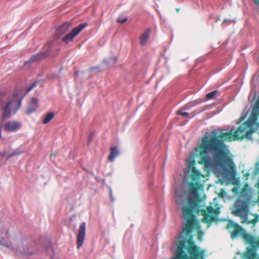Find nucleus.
<instances>
[{
    "label": "nucleus",
    "instance_id": "nucleus-1",
    "mask_svg": "<svg viewBox=\"0 0 259 259\" xmlns=\"http://www.w3.org/2000/svg\"><path fill=\"white\" fill-rule=\"evenodd\" d=\"M233 213L234 215L239 217L242 219L241 221V224H251L252 227H255L256 224L258 221V215L257 214H253L254 218L252 220L250 221L248 220L249 205L244 201L238 200L236 201Z\"/></svg>",
    "mask_w": 259,
    "mask_h": 259
},
{
    "label": "nucleus",
    "instance_id": "nucleus-2",
    "mask_svg": "<svg viewBox=\"0 0 259 259\" xmlns=\"http://www.w3.org/2000/svg\"><path fill=\"white\" fill-rule=\"evenodd\" d=\"M195 163L194 160H188L187 163V169L185 170L186 174L191 172L190 178L192 182L189 183V188L192 194L197 193L200 187V180L201 178L204 177L201 172L195 168Z\"/></svg>",
    "mask_w": 259,
    "mask_h": 259
},
{
    "label": "nucleus",
    "instance_id": "nucleus-3",
    "mask_svg": "<svg viewBox=\"0 0 259 259\" xmlns=\"http://www.w3.org/2000/svg\"><path fill=\"white\" fill-rule=\"evenodd\" d=\"M243 238L246 244L249 246L246 248L244 252L241 253L242 259H256L257 258V250L259 247V243L255 237L250 234H244Z\"/></svg>",
    "mask_w": 259,
    "mask_h": 259
},
{
    "label": "nucleus",
    "instance_id": "nucleus-4",
    "mask_svg": "<svg viewBox=\"0 0 259 259\" xmlns=\"http://www.w3.org/2000/svg\"><path fill=\"white\" fill-rule=\"evenodd\" d=\"M23 96L18 93L14 94L10 100L3 108L2 119L5 120L10 117L12 114H15L21 106Z\"/></svg>",
    "mask_w": 259,
    "mask_h": 259
},
{
    "label": "nucleus",
    "instance_id": "nucleus-5",
    "mask_svg": "<svg viewBox=\"0 0 259 259\" xmlns=\"http://www.w3.org/2000/svg\"><path fill=\"white\" fill-rule=\"evenodd\" d=\"M35 243L29 242L28 240L21 239L15 240L12 249L14 250L18 255H31L34 252Z\"/></svg>",
    "mask_w": 259,
    "mask_h": 259
},
{
    "label": "nucleus",
    "instance_id": "nucleus-6",
    "mask_svg": "<svg viewBox=\"0 0 259 259\" xmlns=\"http://www.w3.org/2000/svg\"><path fill=\"white\" fill-rule=\"evenodd\" d=\"M259 116V96L256 100L251 113L247 120L240 126H259V122L257 121V117Z\"/></svg>",
    "mask_w": 259,
    "mask_h": 259
},
{
    "label": "nucleus",
    "instance_id": "nucleus-7",
    "mask_svg": "<svg viewBox=\"0 0 259 259\" xmlns=\"http://www.w3.org/2000/svg\"><path fill=\"white\" fill-rule=\"evenodd\" d=\"M88 26V23H81L75 28H74L69 33L65 35L62 39V41L64 42L66 44H68L69 42L72 41L74 37L77 36L81 30Z\"/></svg>",
    "mask_w": 259,
    "mask_h": 259
},
{
    "label": "nucleus",
    "instance_id": "nucleus-8",
    "mask_svg": "<svg viewBox=\"0 0 259 259\" xmlns=\"http://www.w3.org/2000/svg\"><path fill=\"white\" fill-rule=\"evenodd\" d=\"M226 228L228 229H233V231L231 232V237L232 239L236 237L238 235H242V236L245 233L243 229L238 224L233 222L232 221H229Z\"/></svg>",
    "mask_w": 259,
    "mask_h": 259
},
{
    "label": "nucleus",
    "instance_id": "nucleus-9",
    "mask_svg": "<svg viewBox=\"0 0 259 259\" xmlns=\"http://www.w3.org/2000/svg\"><path fill=\"white\" fill-rule=\"evenodd\" d=\"M85 226L86 223L85 222H82L79 225L76 240V246L78 249L79 248L83 243L85 236Z\"/></svg>",
    "mask_w": 259,
    "mask_h": 259
},
{
    "label": "nucleus",
    "instance_id": "nucleus-10",
    "mask_svg": "<svg viewBox=\"0 0 259 259\" xmlns=\"http://www.w3.org/2000/svg\"><path fill=\"white\" fill-rule=\"evenodd\" d=\"M47 46L48 47L47 52H40L34 54L30 58L28 61L29 63L39 61L51 55V51L52 50V46L51 45V43H50L48 44Z\"/></svg>",
    "mask_w": 259,
    "mask_h": 259
},
{
    "label": "nucleus",
    "instance_id": "nucleus-11",
    "mask_svg": "<svg viewBox=\"0 0 259 259\" xmlns=\"http://www.w3.org/2000/svg\"><path fill=\"white\" fill-rule=\"evenodd\" d=\"M71 26V23L66 22L59 26L56 30L55 37L56 39H59L65 33L67 32Z\"/></svg>",
    "mask_w": 259,
    "mask_h": 259
},
{
    "label": "nucleus",
    "instance_id": "nucleus-12",
    "mask_svg": "<svg viewBox=\"0 0 259 259\" xmlns=\"http://www.w3.org/2000/svg\"><path fill=\"white\" fill-rule=\"evenodd\" d=\"M21 124L16 121L7 122L4 125V129L8 132H15L20 128Z\"/></svg>",
    "mask_w": 259,
    "mask_h": 259
},
{
    "label": "nucleus",
    "instance_id": "nucleus-13",
    "mask_svg": "<svg viewBox=\"0 0 259 259\" xmlns=\"http://www.w3.org/2000/svg\"><path fill=\"white\" fill-rule=\"evenodd\" d=\"M37 107V102L35 98H32L28 103L26 113L28 114L34 112Z\"/></svg>",
    "mask_w": 259,
    "mask_h": 259
},
{
    "label": "nucleus",
    "instance_id": "nucleus-14",
    "mask_svg": "<svg viewBox=\"0 0 259 259\" xmlns=\"http://www.w3.org/2000/svg\"><path fill=\"white\" fill-rule=\"evenodd\" d=\"M9 232L8 230L0 228V245H3L8 247H10L8 244L6 242L5 239L3 238V235H5L6 236H8Z\"/></svg>",
    "mask_w": 259,
    "mask_h": 259
},
{
    "label": "nucleus",
    "instance_id": "nucleus-15",
    "mask_svg": "<svg viewBox=\"0 0 259 259\" xmlns=\"http://www.w3.org/2000/svg\"><path fill=\"white\" fill-rule=\"evenodd\" d=\"M151 32V29L148 28L145 30L144 32L141 35L139 38L140 43L141 46H144L146 44L147 40L149 38L150 33Z\"/></svg>",
    "mask_w": 259,
    "mask_h": 259
},
{
    "label": "nucleus",
    "instance_id": "nucleus-16",
    "mask_svg": "<svg viewBox=\"0 0 259 259\" xmlns=\"http://www.w3.org/2000/svg\"><path fill=\"white\" fill-rule=\"evenodd\" d=\"M119 154V151L117 150V147H112L110 149V154L108 156V159L109 161L112 162L114 161L115 158Z\"/></svg>",
    "mask_w": 259,
    "mask_h": 259
},
{
    "label": "nucleus",
    "instance_id": "nucleus-17",
    "mask_svg": "<svg viewBox=\"0 0 259 259\" xmlns=\"http://www.w3.org/2000/svg\"><path fill=\"white\" fill-rule=\"evenodd\" d=\"M38 243L42 244L45 248H49L51 247V243L50 241L47 239H42L41 237L39 238L38 240Z\"/></svg>",
    "mask_w": 259,
    "mask_h": 259
},
{
    "label": "nucleus",
    "instance_id": "nucleus-18",
    "mask_svg": "<svg viewBox=\"0 0 259 259\" xmlns=\"http://www.w3.org/2000/svg\"><path fill=\"white\" fill-rule=\"evenodd\" d=\"M54 113L52 112L48 113L44 117L42 123L47 124L49 123L54 117Z\"/></svg>",
    "mask_w": 259,
    "mask_h": 259
},
{
    "label": "nucleus",
    "instance_id": "nucleus-19",
    "mask_svg": "<svg viewBox=\"0 0 259 259\" xmlns=\"http://www.w3.org/2000/svg\"><path fill=\"white\" fill-rule=\"evenodd\" d=\"M24 152V151L21 150L19 149H15L12 153L9 154L7 156V158H10L11 157H12L13 156L21 154Z\"/></svg>",
    "mask_w": 259,
    "mask_h": 259
},
{
    "label": "nucleus",
    "instance_id": "nucleus-20",
    "mask_svg": "<svg viewBox=\"0 0 259 259\" xmlns=\"http://www.w3.org/2000/svg\"><path fill=\"white\" fill-rule=\"evenodd\" d=\"M217 92H218L217 91H213L212 92H211L206 94V97L208 99H211L213 98L215 96Z\"/></svg>",
    "mask_w": 259,
    "mask_h": 259
},
{
    "label": "nucleus",
    "instance_id": "nucleus-21",
    "mask_svg": "<svg viewBox=\"0 0 259 259\" xmlns=\"http://www.w3.org/2000/svg\"><path fill=\"white\" fill-rule=\"evenodd\" d=\"M177 114L183 116H187L189 115L188 112H183L181 110H179L177 112Z\"/></svg>",
    "mask_w": 259,
    "mask_h": 259
},
{
    "label": "nucleus",
    "instance_id": "nucleus-22",
    "mask_svg": "<svg viewBox=\"0 0 259 259\" xmlns=\"http://www.w3.org/2000/svg\"><path fill=\"white\" fill-rule=\"evenodd\" d=\"M117 21L118 23L122 24L127 21V18H125L123 19H118Z\"/></svg>",
    "mask_w": 259,
    "mask_h": 259
},
{
    "label": "nucleus",
    "instance_id": "nucleus-23",
    "mask_svg": "<svg viewBox=\"0 0 259 259\" xmlns=\"http://www.w3.org/2000/svg\"><path fill=\"white\" fill-rule=\"evenodd\" d=\"M254 3L259 7V0H252Z\"/></svg>",
    "mask_w": 259,
    "mask_h": 259
},
{
    "label": "nucleus",
    "instance_id": "nucleus-24",
    "mask_svg": "<svg viewBox=\"0 0 259 259\" xmlns=\"http://www.w3.org/2000/svg\"><path fill=\"white\" fill-rule=\"evenodd\" d=\"M249 176V173H248V172H247V173H246V174L244 175V176L245 177H246V179H247V177H248Z\"/></svg>",
    "mask_w": 259,
    "mask_h": 259
},
{
    "label": "nucleus",
    "instance_id": "nucleus-25",
    "mask_svg": "<svg viewBox=\"0 0 259 259\" xmlns=\"http://www.w3.org/2000/svg\"><path fill=\"white\" fill-rule=\"evenodd\" d=\"M34 85V84H33V85L31 86L29 88H28V89L27 91V92H28L33 88V87Z\"/></svg>",
    "mask_w": 259,
    "mask_h": 259
},
{
    "label": "nucleus",
    "instance_id": "nucleus-26",
    "mask_svg": "<svg viewBox=\"0 0 259 259\" xmlns=\"http://www.w3.org/2000/svg\"><path fill=\"white\" fill-rule=\"evenodd\" d=\"M180 9H179V8H176V11H177V12H179V11H180Z\"/></svg>",
    "mask_w": 259,
    "mask_h": 259
},
{
    "label": "nucleus",
    "instance_id": "nucleus-27",
    "mask_svg": "<svg viewBox=\"0 0 259 259\" xmlns=\"http://www.w3.org/2000/svg\"><path fill=\"white\" fill-rule=\"evenodd\" d=\"M255 97H256V91H254V97H253V99H254Z\"/></svg>",
    "mask_w": 259,
    "mask_h": 259
},
{
    "label": "nucleus",
    "instance_id": "nucleus-28",
    "mask_svg": "<svg viewBox=\"0 0 259 259\" xmlns=\"http://www.w3.org/2000/svg\"><path fill=\"white\" fill-rule=\"evenodd\" d=\"M202 234V232L200 231L199 233H198V236L199 237L200 236V234Z\"/></svg>",
    "mask_w": 259,
    "mask_h": 259
},
{
    "label": "nucleus",
    "instance_id": "nucleus-29",
    "mask_svg": "<svg viewBox=\"0 0 259 259\" xmlns=\"http://www.w3.org/2000/svg\"><path fill=\"white\" fill-rule=\"evenodd\" d=\"M1 137V127H0V138Z\"/></svg>",
    "mask_w": 259,
    "mask_h": 259
},
{
    "label": "nucleus",
    "instance_id": "nucleus-30",
    "mask_svg": "<svg viewBox=\"0 0 259 259\" xmlns=\"http://www.w3.org/2000/svg\"><path fill=\"white\" fill-rule=\"evenodd\" d=\"M256 259H259V255L258 256L257 254V258Z\"/></svg>",
    "mask_w": 259,
    "mask_h": 259
},
{
    "label": "nucleus",
    "instance_id": "nucleus-31",
    "mask_svg": "<svg viewBox=\"0 0 259 259\" xmlns=\"http://www.w3.org/2000/svg\"><path fill=\"white\" fill-rule=\"evenodd\" d=\"M59 51H60V49H58V50H57V53H58L59 52Z\"/></svg>",
    "mask_w": 259,
    "mask_h": 259
},
{
    "label": "nucleus",
    "instance_id": "nucleus-32",
    "mask_svg": "<svg viewBox=\"0 0 259 259\" xmlns=\"http://www.w3.org/2000/svg\"><path fill=\"white\" fill-rule=\"evenodd\" d=\"M256 240L259 243V238L257 239H256Z\"/></svg>",
    "mask_w": 259,
    "mask_h": 259
},
{
    "label": "nucleus",
    "instance_id": "nucleus-33",
    "mask_svg": "<svg viewBox=\"0 0 259 259\" xmlns=\"http://www.w3.org/2000/svg\"><path fill=\"white\" fill-rule=\"evenodd\" d=\"M91 139H92V138L91 137V138H90V139H89V141H90L91 140Z\"/></svg>",
    "mask_w": 259,
    "mask_h": 259
},
{
    "label": "nucleus",
    "instance_id": "nucleus-34",
    "mask_svg": "<svg viewBox=\"0 0 259 259\" xmlns=\"http://www.w3.org/2000/svg\"><path fill=\"white\" fill-rule=\"evenodd\" d=\"M176 202H177V203H179V202H178V200H176Z\"/></svg>",
    "mask_w": 259,
    "mask_h": 259
}]
</instances>
